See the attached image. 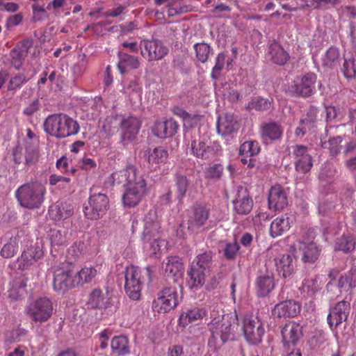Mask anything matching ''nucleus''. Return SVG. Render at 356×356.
<instances>
[{"instance_id": "obj_16", "label": "nucleus", "mask_w": 356, "mask_h": 356, "mask_svg": "<svg viewBox=\"0 0 356 356\" xmlns=\"http://www.w3.org/2000/svg\"><path fill=\"white\" fill-rule=\"evenodd\" d=\"M234 211L238 215H248L253 207V200L247 188L238 186L232 201Z\"/></svg>"}, {"instance_id": "obj_8", "label": "nucleus", "mask_w": 356, "mask_h": 356, "mask_svg": "<svg viewBox=\"0 0 356 356\" xmlns=\"http://www.w3.org/2000/svg\"><path fill=\"white\" fill-rule=\"evenodd\" d=\"M109 208L108 197L103 193L90 195L88 203L83 206L86 217L90 220H98L102 218Z\"/></svg>"}, {"instance_id": "obj_22", "label": "nucleus", "mask_w": 356, "mask_h": 356, "mask_svg": "<svg viewBox=\"0 0 356 356\" xmlns=\"http://www.w3.org/2000/svg\"><path fill=\"white\" fill-rule=\"evenodd\" d=\"M144 157L149 163L152 170H156L160 168L161 164L165 163L168 153L162 147H155L154 149L148 148L144 153Z\"/></svg>"}, {"instance_id": "obj_18", "label": "nucleus", "mask_w": 356, "mask_h": 356, "mask_svg": "<svg viewBox=\"0 0 356 356\" xmlns=\"http://www.w3.org/2000/svg\"><path fill=\"white\" fill-rule=\"evenodd\" d=\"M301 310L299 302L287 300L280 302L275 305L272 310V314L277 318H293L296 316Z\"/></svg>"}, {"instance_id": "obj_61", "label": "nucleus", "mask_w": 356, "mask_h": 356, "mask_svg": "<svg viewBox=\"0 0 356 356\" xmlns=\"http://www.w3.org/2000/svg\"><path fill=\"white\" fill-rule=\"evenodd\" d=\"M24 16L21 13L9 16L6 20L5 26L7 29L17 26L22 22Z\"/></svg>"}, {"instance_id": "obj_26", "label": "nucleus", "mask_w": 356, "mask_h": 356, "mask_svg": "<svg viewBox=\"0 0 356 356\" xmlns=\"http://www.w3.org/2000/svg\"><path fill=\"white\" fill-rule=\"evenodd\" d=\"M288 204L286 193L280 186H272L268 194V206L270 209L281 210Z\"/></svg>"}, {"instance_id": "obj_39", "label": "nucleus", "mask_w": 356, "mask_h": 356, "mask_svg": "<svg viewBox=\"0 0 356 356\" xmlns=\"http://www.w3.org/2000/svg\"><path fill=\"white\" fill-rule=\"evenodd\" d=\"M118 68L121 74H124L127 69H137L140 66L138 58L127 53L120 52Z\"/></svg>"}, {"instance_id": "obj_34", "label": "nucleus", "mask_w": 356, "mask_h": 356, "mask_svg": "<svg viewBox=\"0 0 356 356\" xmlns=\"http://www.w3.org/2000/svg\"><path fill=\"white\" fill-rule=\"evenodd\" d=\"M206 316L204 309L195 307L183 312L179 318V325L184 327L197 321L202 320Z\"/></svg>"}, {"instance_id": "obj_52", "label": "nucleus", "mask_w": 356, "mask_h": 356, "mask_svg": "<svg viewBox=\"0 0 356 356\" xmlns=\"http://www.w3.org/2000/svg\"><path fill=\"white\" fill-rule=\"evenodd\" d=\"M88 305L92 309L100 308L104 305V297L100 289H94L89 297Z\"/></svg>"}, {"instance_id": "obj_6", "label": "nucleus", "mask_w": 356, "mask_h": 356, "mask_svg": "<svg viewBox=\"0 0 356 356\" xmlns=\"http://www.w3.org/2000/svg\"><path fill=\"white\" fill-rule=\"evenodd\" d=\"M54 305L47 297H40L32 301L26 307L25 313L32 323L42 324L53 315Z\"/></svg>"}, {"instance_id": "obj_4", "label": "nucleus", "mask_w": 356, "mask_h": 356, "mask_svg": "<svg viewBox=\"0 0 356 356\" xmlns=\"http://www.w3.org/2000/svg\"><path fill=\"white\" fill-rule=\"evenodd\" d=\"M45 193V186L38 181L24 184L15 192L19 205L29 209L40 208L44 202Z\"/></svg>"}, {"instance_id": "obj_64", "label": "nucleus", "mask_w": 356, "mask_h": 356, "mask_svg": "<svg viewBox=\"0 0 356 356\" xmlns=\"http://www.w3.org/2000/svg\"><path fill=\"white\" fill-rule=\"evenodd\" d=\"M19 8V6L14 2H8L5 0H0V10L9 13H15Z\"/></svg>"}, {"instance_id": "obj_11", "label": "nucleus", "mask_w": 356, "mask_h": 356, "mask_svg": "<svg viewBox=\"0 0 356 356\" xmlns=\"http://www.w3.org/2000/svg\"><path fill=\"white\" fill-rule=\"evenodd\" d=\"M146 181L143 176L138 177L136 181L128 185L122 195L124 205L134 207L138 204L146 193Z\"/></svg>"}, {"instance_id": "obj_5", "label": "nucleus", "mask_w": 356, "mask_h": 356, "mask_svg": "<svg viewBox=\"0 0 356 356\" xmlns=\"http://www.w3.org/2000/svg\"><path fill=\"white\" fill-rule=\"evenodd\" d=\"M143 273L150 279L151 270L149 267H147ZM124 277V289L127 295L134 300H139L144 282L143 270L138 267L130 266L126 268Z\"/></svg>"}, {"instance_id": "obj_14", "label": "nucleus", "mask_w": 356, "mask_h": 356, "mask_svg": "<svg viewBox=\"0 0 356 356\" xmlns=\"http://www.w3.org/2000/svg\"><path fill=\"white\" fill-rule=\"evenodd\" d=\"M141 54L148 60H159L168 53V49L158 40H144L140 43Z\"/></svg>"}, {"instance_id": "obj_25", "label": "nucleus", "mask_w": 356, "mask_h": 356, "mask_svg": "<svg viewBox=\"0 0 356 356\" xmlns=\"http://www.w3.org/2000/svg\"><path fill=\"white\" fill-rule=\"evenodd\" d=\"M261 138L265 143L279 140L283 134V128L276 122H269L261 126Z\"/></svg>"}, {"instance_id": "obj_44", "label": "nucleus", "mask_w": 356, "mask_h": 356, "mask_svg": "<svg viewBox=\"0 0 356 356\" xmlns=\"http://www.w3.org/2000/svg\"><path fill=\"white\" fill-rule=\"evenodd\" d=\"M97 275L96 269L93 268H83L79 271H74L76 286L90 282Z\"/></svg>"}, {"instance_id": "obj_58", "label": "nucleus", "mask_w": 356, "mask_h": 356, "mask_svg": "<svg viewBox=\"0 0 356 356\" xmlns=\"http://www.w3.org/2000/svg\"><path fill=\"white\" fill-rule=\"evenodd\" d=\"M129 5L118 4L115 7L107 10L104 13V16L107 17L117 18L127 13Z\"/></svg>"}, {"instance_id": "obj_20", "label": "nucleus", "mask_w": 356, "mask_h": 356, "mask_svg": "<svg viewBox=\"0 0 356 356\" xmlns=\"http://www.w3.org/2000/svg\"><path fill=\"white\" fill-rule=\"evenodd\" d=\"M140 175L138 168L134 165H128L126 168L112 174L113 183L123 184L125 188L131 183L136 181Z\"/></svg>"}, {"instance_id": "obj_50", "label": "nucleus", "mask_w": 356, "mask_h": 356, "mask_svg": "<svg viewBox=\"0 0 356 356\" xmlns=\"http://www.w3.org/2000/svg\"><path fill=\"white\" fill-rule=\"evenodd\" d=\"M223 166L220 163L213 164L204 170V177L208 179L218 180L223 172Z\"/></svg>"}, {"instance_id": "obj_1", "label": "nucleus", "mask_w": 356, "mask_h": 356, "mask_svg": "<svg viewBox=\"0 0 356 356\" xmlns=\"http://www.w3.org/2000/svg\"><path fill=\"white\" fill-rule=\"evenodd\" d=\"M238 321L236 314L234 316L229 314L222 316L220 320L213 319L210 329L211 335L208 341V346L214 350H217L228 341L234 339L235 324Z\"/></svg>"}, {"instance_id": "obj_38", "label": "nucleus", "mask_w": 356, "mask_h": 356, "mask_svg": "<svg viewBox=\"0 0 356 356\" xmlns=\"http://www.w3.org/2000/svg\"><path fill=\"white\" fill-rule=\"evenodd\" d=\"M175 183L177 193L176 197L179 203H181L189 190L191 181L186 175L177 173L175 175Z\"/></svg>"}, {"instance_id": "obj_62", "label": "nucleus", "mask_w": 356, "mask_h": 356, "mask_svg": "<svg viewBox=\"0 0 356 356\" xmlns=\"http://www.w3.org/2000/svg\"><path fill=\"white\" fill-rule=\"evenodd\" d=\"M210 100L209 99L207 95L202 92L201 91H197L195 94V98L194 97H191V99H188L187 103L188 104H208Z\"/></svg>"}, {"instance_id": "obj_13", "label": "nucleus", "mask_w": 356, "mask_h": 356, "mask_svg": "<svg viewBox=\"0 0 356 356\" xmlns=\"http://www.w3.org/2000/svg\"><path fill=\"white\" fill-rule=\"evenodd\" d=\"M243 330L249 343L256 345L261 341L264 328L262 323L257 318L245 316L243 319Z\"/></svg>"}, {"instance_id": "obj_48", "label": "nucleus", "mask_w": 356, "mask_h": 356, "mask_svg": "<svg viewBox=\"0 0 356 356\" xmlns=\"http://www.w3.org/2000/svg\"><path fill=\"white\" fill-rule=\"evenodd\" d=\"M196 56L199 61L205 63L212 54V49L206 43H197L194 45Z\"/></svg>"}, {"instance_id": "obj_10", "label": "nucleus", "mask_w": 356, "mask_h": 356, "mask_svg": "<svg viewBox=\"0 0 356 356\" xmlns=\"http://www.w3.org/2000/svg\"><path fill=\"white\" fill-rule=\"evenodd\" d=\"M160 233L161 223L158 219L156 212L154 210H150L144 219L142 238L145 242L149 243L154 252L159 246L156 243L160 238Z\"/></svg>"}, {"instance_id": "obj_9", "label": "nucleus", "mask_w": 356, "mask_h": 356, "mask_svg": "<svg viewBox=\"0 0 356 356\" xmlns=\"http://www.w3.org/2000/svg\"><path fill=\"white\" fill-rule=\"evenodd\" d=\"M53 286L55 291L63 292L76 286L74 267L70 264H63L54 270Z\"/></svg>"}, {"instance_id": "obj_32", "label": "nucleus", "mask_w": 356, "mask_h": 356, "mask_svg": "<svg viewBox=\"0 0 356 356\" xmlns=\"http://www.w3.org/2000/svg\"><path fill=\"white\" fill-rule=\"evenodd\" d=\"M49 211L50 217L58 221L70 218L74 213V207L66 202H56L49 207Z\"/></svg>"}, {"instance_id": "obj_12", "label": "nucleus", "mask_w": 356, "mask_h": 356, "mask_svg": "<svg viewBox=\"0 0 356 356\" xmlns=\"http://www.w3.org/2000/svg\"><path fill=\"white\" fill-rule=\"evenodd\" d=\"M177 304L178 297L176 289L165 287L158 293V298L154 300L152 307L159 313H167L175 307Z\"/></svg>"}, {"instance_id": "obj_56", "label": "nucleus", "mask_w": 356, "mask_h": 356, "mask_svg": "<svg viewBox=\"0 0 356 356\" xmlns=\"http://www.w3.org/2000/svg\"><path fill=\"white\" fill-rule=\"evenodd\" d=\"M33 17L32 21L34 22H42L49 18V14L44 8V6H39L38 4H33Z\"/></svg>"}, {"instance_id": "obj_35", "label": "nucleus", "mask_w": 356, "mask_h": 356, "mask_svg": "<svg viewBox=\"0 0 356 356\" xmlns=\"http://www.w3.org/2000/svg\"><path fill=\"white\" fill-rule=\"evenodd\" d=\"M291 222L292 220L287 214L277 218L270 224V236L273 238L281 236L290 229Z\"/></svg>"}, {"instance_id": "obj_23", "label": "nucleus", "mask_w": 356, "mask_h": 356, "mask_svg": "<svg viewBox=\"0 0 356 356\" xmlns=\"http://www.w3.org/2000/svg\"><path fill=\"white\" fill-rule=\"evenodd\" d=\"M43 255V252L38 246L31 245L27 250H24L21 257L17 259L16 264L18 269L25 270L31 266L38 259Z\"/></svg>"}, {"instance_id": "obj_45", "label": "nucleus", "mask_w": 356, "mask_h": 356, "mask_svg": "<svg viewBox=\"0 0 356 356\" xmlns=\"http://www.w3.org/2000/svg\"><path fill=\"white\" fill-rule=\"evenodd\" d=\"M259 152L260 147L259 143L255 140L245 141L239 148V154L241 156L252 157L258 154Z\"/></svg>"}, {"instance_id": "obj_40", "label": "nucleus", "mask_w": 356, "mask_h": 356, "mask_svg": "<svg viewBox=\"0 0 356 356\" xmlns=\"http://www.w3.org/2000/svg\"><path fill=\"white\" fill-rule=\"evenodd\" d=\"M269 55L270 60L280 65H284L289 59V54L277 42L272 43L269 46Z\"/></svg>"}, {"instance_id": "obj_33", "label": "nucleus", "mask_w": 356, "mask_h": 356, "mask_svg": "<svg viewBox=\"0 0 356 356\" xmlns=\"http://www.w3.org/2000/svg\"><path fill=\"white\" fill-rule=\"evenodd\" d=\"M340 62V52L339 49L335 47H330L321 56L322 66L325 70L337 69Z\"/></svg>"}, {"instance_id": "obj_30", "label": "nucleus", "mask_w": 356, "mask_h": 356, "mask_svg": "<svg viewBox=\"0 0 356 356\" xmlns=\"http://www.w3.org/2000/svg\"><path fill=\"white\" fill-rule=\"evenodd\" d=\"M179 125L172 119L163 122H156L152 131L155 136L161 138H166L174 136L178 129Z\"/></svg>"}, {"instance_id": "obj_19", "label": "nucleus", "mask_w": 356, "mask_h": 356, "mask_svg": "<svg viewBox=\"0 0 356 356\" xmlns=\"http://www.w3.org/2000/svg\"><path fill=\"white\" fill-rule=\"evenodd\" d=\"M209 217V209L202 205L195 207L188 220V229L191 232H197L206 223Z\"/></svg>"}, {"instance_id": "obj_53", "label": "nucleus", "mask_w": 356, "mask_h": 356, "mask_svg": "<svg viewBox=\"0 0 356 356\" xmlns=\"http://www.w3.org/2000/svg\"><path fill=\"white\" fill-rule=\"evenodd\" d=\"M271 107V102L268 99L261 97L253 99L248 105V108L257 111H267Z\"/></svg>"}, {"instance_id": "obj_27", "label": "nucleus", "mask_w": 356, "mask_h": 356, "mask_svg": "<svg viewBox=\"0 0 356 356\" xmlns=\"http://www.w3.org/2000/svg\"><path fill=\"white\" fill-rule=\"evenodd\" d=\"M27 277L21 274L16 277L10 283V288L8 290V297L13 300H19L25 298L26 295Z\"/></svg>"}, {"instance_id": "obj_42", "label": "nucleus", "mask_w": 356, "mask_h": 356, "mask_svg": "<svg viewBox=\"0 0 356 356\" xmlns=\"http://www.w3.org/2000/svg\"><path fill=\"white\" fill-rule=\"evenodd\" d=\"M164 268L165 273L169 275L177 276L180 275L183 270L181 259L177 256H172L168 258V262Z\"/></svg>"}, {"instance_id": "obj_41", "label": "nucleus", "mask_w": 356, "mask_h": 356, "mask_svg": "<svg viewBox=\"0 0 356 356\" xmlns=\"http://www.w3.org/2000/svg\"><path fill=\"white\" fill-rule=\"evenodd\" d=\"M113 353L124 356L129 353V340L127 337L120 335L114 337L111 341Z\"/></svg>"}, {"instance_id": "obj_24", "label": "nucleus", "mask_w": 356, "mask_h": 356, "mask_svg": "<svg viewBox=\"0 0 356 356\" xmlns=\"http://www.w3.org/2000/svg\"><path fill=\"white\" fill-rule=\"evenodd\" d=\"M275 264L280 276L284 279L289 277L295 268L293 254L285 253L280 255L275 259Z\"/></svg>"}, {"instance_id": "obj_15", "label": "nucleus", "mask_w": 356, "mask_h": 356, "mask_svg": "<svg viewBox=\"0 0 356 356\" xmlns=\"http://www.w3.org/2000/svg\"><path fill=\"white\" fill-rule=\"evenodd\" d=\"M284 347L290 350L291 346H296L303 336L302 326L295 321L284 325L282 331Z\"/></svg>"}, {"instance_id": "obj_7", "label": "nucleus", "mask_w": 356, "mask_h": 356, "mask_svg": "<svg viewBox=\"0 0 356 356\" xmlns=\"http://www.w3.org/2000/svg\"><path fill=\"white\" fill-rule=\"evenodd\" d=\"M108 124L114 128L118 126L121 128V141L125 145L132 141L138 134L140 127V122L136 117H128L124 118L122 116H111L107 120Z\"/></svg>"}, {"instance_id": "obj_43", "label": "nucleus", "mask_w": 356, "mask_h": 356, "mask_svg": "<svg viewBox=\"0 0 356 356\" xmlns=\"http://www.w3.org/2000/svg\"><path fill=\"white\" fill-rule=\"evenodd\" d=\"M355 238L353 236L343 235L337 239L334 250L348 253L355 249Z\"/></svg>"}, {"instance_id": "obj_46", "label": "nucleus", "mask_w": 356, "mask_h": 356, "mask_svg": "<svg viewBox=\"0 0 356 356\" xmlns=\"http://www.w3.org/2000/svg\"><path fill=\"white\" fill-rule=\"evenodd\" d=\"M342 139L341 136L333 137L327 141L322 142L321 147L323 149H328L331 156H335L341 151V147L340 144L342 142Z\"/></svg>"}, {"instance_id": "obj_57", "label": "nucleus", "mask_w": 356, "mask_h": 356, "mask_svg": "<svg viewBox=\"0 0 356 356\" xmlns=\"http://www.w3.org/2000/svg\"><path fill=\"white\" fill-rule=\"evenodd\" d=\"M240 246L236 241L228 243L224 248V257L227 260H234L238 252Z\"/></svg>"}, {"instance_id": "obj_21", "label": "nucleus", "mask_w": 356, "mask_h": 356, "mask_svg": "<svg viewBox=\"0 0 356 356\" xmlns=\"http://www.w3.org/2000/svg\"><path fill=\"white\" fill-rule=\"evenodd\" d=\"M191 154L197 159L209 160L217 154V149L214 146L207 145L200 139H193L191 143Z\"/></svg>"}, {"instance_id": "obj_31", "label": "nucleus", "mask_w": 356, "mask_h": 356, "mask_svg": "<svg viewBox=\"0 0 356 356\" xmlns=\"http://www.w3.org/2000/svg\"><path fill=\"white\" fill-rule=\"evenodd\" d=\"M31 46V42L29 40H24L11 50L10 54L11 63L15 69L19 70L22 67V62Z\"/></svg>"}, {"instance_id": "obj_55", "label": "nucleus", "mask_w": 356, "mask_h": 356, "mask_svg": "<svg viewBox=\"0 0 356 356\" xmlns=\"http://www.w3.org/2000/svg\"><path fill=\"white\" fill-rule=\"evenodd\" d=\"M25 165L27 166H31L36 163L38 161L39 158V152L38 149L33 146H26V153H25Z\"/></svg>"}, {"instance_id": "obj_63", "label": "nucleus", "mask_w": 356, "mask_h": 356, "mask_svg": "<svg viewBox=\"0 0 356 356\" xmlns=\"http://www.w3.org/2000/svg\"><path fill=\"white\" fill-rule=\"evenodd\" d=\"M27 81V79L23 74H19L13 77L10 81V87L8 89H17L23 86L24 83Z\"/></svg>"}, {"instance_id": "obj_28", "label": "nucleus", "mask_w": 356, "mask_h": 356, "mask_svg": "<svg viewBox=\"0 0 356 356\" xmlns=\"http://www.w3.org/2000/svg\"><path fill=\"white\" fill-rule=\"evenodd\" d=\"M298 248L304 263L313 264L320 255V250L313 242L298 241Z\"/></svg>"}, {"instance_id": "obj_59", "label": "nucleus", "mask_w": 356, "mask_h": 356, "mask_svg": "<svg viewBox=\"0 0 356 356\" xmlns=\"http://www.w3.org/2000/svg\"><path fill=\"white\" fill-rule=\"evenodd\" d=\"M291 154L294 159L298 160L300 159L305 158L306 156H311L308 153V148L307 146L303 145H295L291 146Z\"/></svg>"}, {"instance_id": "obj_37", "label": "nucleus", "mask_w": 356, "mask_h": 356, "mask_svg": "<svg viewBox=\"0 0 356 356\" xmlns=\"http://www.w3.org/2000/svg\"><path fill=\"white\" fill-rule=\"evenodd\" d=\"M296 89H315L320 88L321 84L317 81V76L314 72H308L302 77H297L295 81Z\"/></svg>"}, {"instance_id": "obj_47", "label": "nucleus", "mask_w": 356, "mask_h": 356, "mask_svg": "<svg viewBox=\"0 0 356 356\" xmlns=\"http://www.w3.org/2000/svg\"><path fill=\"white\" fill-rule=\"evenodd\" d=\"M342 72L348 79L356 76V57L351 55L344 58Z\"/></svg>"}, {"instance_id": "obj_17", "label": "nucleus", "mask_w": 356, "mask_h": 356, "mask_svg": "<svg viewBox=\"0 0 356 356\" xmlns=\"http://www.w3.org/2000/svg\"><path fill=\"white\" fill-rule=\"evenodd\" d=\"M350 311L349 302L342 300L338 302L330 309L327 323L331 328L337 327L342 322L346 321Z\"/></svg>"}, {"instance_id": "obj_29", "label": "nucleus", "mask_w": 356, "mask_h": 356, "mask_svg": "<svg viewBox=\"0 0 356 356\" xmlns=\"http://www.w3.org/2000/svg\"><path fill=\"white\" fill-rule=\"evenodd\" d=\"M216 129L218 134L227 136L237 131L238 124L234 115L227 113L218 117Z\"/></svg>"}, {"instance_id": "obj_51", "label": "nucleus", "mask_w": 356, "mask_h": 356, "mask_svg": "<svg viewBox=\"0 0 356 356\" xmlns=\"http://www.w3.org/2000/svg\"><path fill=\"white\" fill-rule=\"evenodd\" d=\"M313 166L312 156L300 159L295 161L296 170L298 172L305 174L310 171Z\"/></svg>"}, {"instance_id": "obj_2", "label": "nucleus", "mask_w": 356, "mask_h": 356, "mask_svg": "<svg viewBox=\"0 0 356 356\" xmlns=\"http://www.w3.org/2000/svg\"><path fill=\"white\" fill-rule=\"evenodd\" d=\"M215 255L213 251L207 250L195 257L188 270L190 288L199 289L204 284L207 275L216 266Z\"/></svg>"}, {"instance_id": "obj_3", "label": "nucleus", "mask_w": 356, "mask_h": 356, "mask_svg": "<svg viewBox=\"0 0 356 356\" xmlns=\"http://www.w3.org/2000/svg\"><path fill=\"white\" fill-rule=\"evenodd\" d=\"M79 129L77 121L63 113L50 115L44 122V131L59 139L76 135Z\"/></svg>"}, {"instance_id": "obj_60", "label": "nucleus", "mask_w": 356, "mask_h": 356, "mask_svg": "<svg viewBox=\"0 0 356 356\" xmlns=\"http://www.w3.org/2000/svg\"><path fill=\"white\" fill-rule=\"evenodd\" d=\"M314 120H313L312 119H309V118L302 119L300 120V125H302V127L300 126L296 128V131H295L296 136H303L306 134L307 129H309L312 127L314 126Z\"/></svg>"}, {"instance_id": "obj_54", "label": "nucleus", "mask_w": 356, "mask_h": 356, "mask_svg": "<svg viewBox=\"0 0 356 356\" xmlns=\"http://www.w3.org/2000/svg\"><path fill=\"white\" fill-rule=\"evenodd\" d=\"M49 238L52 246L63 245L66 242L65 232L58 229H51Z\"/></svg>"}, {"instance_id": "obj_36", "label": "nucleus", "mask_w": 356, "mask_h": 356, "mask_svg": "<svg viewBox=\"0 0 356 356\" xmlns=\"http://www.w3.org/2000/svg\"><path fill=\"white\" fill-rule=\"evenodd\" d=\"M257 294L259 297H266L275 288L274 277L273 275L259 276L256 280Z\"/></svg>"}, {"instance_id": "obj_49", "label": "nucleus", "mask_w": 356, "mask_h": 356, "mask_svg": "<svg viewBox=\"0 0 356 356\" xmlns=\"http://www.w3.org/2000/svg\"><path fill=\"white\" fill-rule=\"evenodd\" d=\"M18 241L16 237H11L9 241L3 245L1 250V255L4 258H10L17 253Z\"/></svg>"}]
</instances>
